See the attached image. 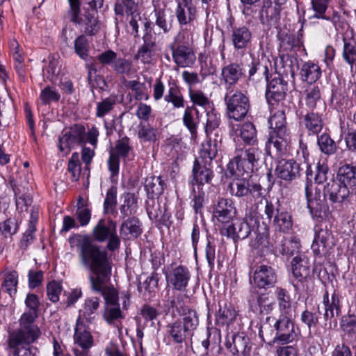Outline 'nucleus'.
Segmentation results:
<instances>
[{"label": "nucleus", "instance_id": "30", "mask_svg": "<svg viewBox=\"0 0 356 356\" xmlns=\"http://www.w3.org/2000/svg\"><path fill=\"white\" fill-rule=\"evenodd\" d=\"M305 104L308 111L325 109V104L321 97L320 88L316 85L308 86L304 91Z\"/></svg>", "mask_w": 356, "mask_h": 356}, {"label": "nucleus", "instance_id": "21", "mask_svg": "<svg viewBox=\"0 0 356 356\" xmlns=\"http://www.w3.org/2000/svg\"><path fill=\"white\" fill-rule=\"evenodd\" d=\"M191 272L189 269L183 265H179L166 275V280L168 284L171 285L177 291H184L191 279Z\"/></svg>", "mask_w": 356, "mask_h": 356}, {"label": "nucleus", "instance_id": "39", "mask_svg": "<svg viewBox=\"0 0 356 356\" xmlns=\"http://www.w3.org/2000/svg\"><path fill=\"white\" fill-rule=\"evenodd\" d=\"M280 16V7L273 5L272 2L265 1L259 13L261 24L271 25L278 21Z\"/></svg>", "mask_w": 356, "mask_h": 356}, {"label": "nucleus", "instance_id": "53", "mask_svg": "<svg viewBox=\"0 0 356 356\" xmlns=\"http://www.w3.org/2000/svg\"><path fill=\"white\" fill-rule=\"evenodd\" d=\"M211 108L204 111L207 115L204 129L207 135L217 129L220 123V113L216 110L214 106Z\"/></svg>", "mask_w": 356, "mask_h": 356}, {"label": "nucleus", "instance_id": "12", "mask_svg": "<svg viewBox=\"0 0 356 356\" xmlns=\"http://www.w3.org/2000/svg\"><path fill=\"white\" fill-rule=\"evenodd\" d=\"M250 282L259 289L273 288L277 281L275 270L270 266L260 264L254 266L250 273Z\"/></svg>", "mask_w": 356, "mask_h": 356}, {"label": "nucleus", "instance_id": "36", "mask_svg": "<svg viewBox=\"0 0 356 356\" xmlns=\"http://www.w3.org/2000/svg\"><path fill=\"white\" fill-rule=\"evenodd\" d=\"M310 261L306 256H297L292 261V272L300 282H303L310 275Z\"/></svg>", "mask_w": 356, "mask_h": 356}, {"label": "nucleus", "instance_id": "51", "mask_svg": "<svg viewBox=\"0 0 356 356\" xmlns=\"http://www.w3.org/2000/svg\"><path fill=\"white\" fill-rule=\"evenodd\" d=\"M129 26L131 28V34L135 37L138 36V28L140 26H143L145 30L149 27L151 22L147 21L146 17L141 15L139 11L127 17Z\"/></svg>", "mask_w": 356, "mask_h": 356}, {"label": "nucleus", "instance_id": "22", "mask_svg": "<svg viewBox=\"0 0 356 356\" xmlns=\"http://www.w3.org/2000/svg\"><path fill=\"white\" fill-rule=\"evenodd\" d=\"M175 11L176 17L179 25H188L189 29L185 30L190 33L191 27L194 26L193 22L196 17V8L191 1L179 0Z\"/></svg>", "mask_w": 356, "mask_h": 356}, {"label": "nucleus", "instance_id": "35", "mask_svg": "<svg viewBox=\"0 0 356 356\" xmlns=\"http://www.w3.org/2000/svg\"><path fill=\"white\" fill-rule=\"evenodd\" d=\"M275 172L282 179L291 181L299 177L300 165L292 159L282 160L279 161Z\"/></svg>", "mask_w": 356, "mask_h": 356}, {"label": "nucleus", "instance_id": "44", "mask_svg": "<svg viewBox=\"0 0 356 356\" xmlns=\"http://www.w3.org/2000/svg\"><path fill=\"white\" fill-rule=\"evenodd\" d=\"M317 145L321 152L327 156L334 155L338 149L336 142L327 133H323L318 136Z\"/></svg>", "mask_w": 356, "mask_h": 356}, {"label": "nucleus", "instance_id": "6", "mask_svg": "<svg viewBox=\"0 0 356 356\" xmlns=\"http://www.w3.org/2000/svg\"><path fill=\"white\" fill-rule=\"evenodd\" d=\"M116 228V222L113 220L100 219L93 227L92 236L98 242L107 241L106 249L115 252L120 248L121 243Z\"/></svg>", "mask_w": 356, "mask_h": 356}, {"label": "nucleus", "instance_id": "16", "mask_svg": "<svg viewBox=\"0 0 356 356\" xmlns=\"http://www.w3.org/2000/svg\"><path fill=\"white\" fill-rule=\"evenodd\" d=\"M97 9L91 8V10L83 9V13H80L76 17H72L70 20L86 35H95L100 28L99 22L96 16Z\"/></svg>", "mask_w": 356, "mask_h": 356}, {"label": "nucleus", "instance_id": "61", "mask_svg": "<svg viewBox=\"0 0 356 356\" xmlns=\"http://www.w3.org/2000/svg\"><path fill=\"white\" fill-rule=\"evenodd\" d=\"M74 51L79 57L86 60L89 52V42L84 35L78 36L74 42Z\"/></svg>", "mask_w": 356, "mask_h": 356}, {"label": "nucleus", "instance_id": "15", "mask_svg": "<svg viewBox=\"0 0 356 356\" xmlns=\"http://www.w3.org/2000/svg\"><path fill=\"white\" fill-rule=\"evenodd\" d=\"M335 237L331 225H321L316 231L315 237L312 245L314 254H320L332 249L335 245Z\"/></svg>", "mask_w": 356, "mask_h": 356}, {"label": "nucleus", "instance_id": "46", "mask_svg": "<svg viewBox=\"0 0 356 356\" xmlns=\"http://www.w3.org/2000/svg\"><path fill=\"white\" fill-rule=\"evenodd\" d=\"M15 343L12 341V336L8 337V346L10 349L13 350V356H35L32 353L30 344L34 341H23V339H20Z\"/></svg>", "mask_w": 356, "mask_h": 356}, {"label": "nucleus", "instance_id": "48", "mask_svg": "<svg viewBox=\"0 0 356 356\" xmlns=\"http://www.w3.org/2000/svg\"><path fill=\"white\" fill-rule=\"evenodd\" d=\"M189 97L195 108L200 106L204 111L211 109L213 102L201 90H189Z\"/></svg>", "mask_w": 356, "mask_h": 356}, {"label": "nucleus", "instance_id": "60", "mask_svg": "<svg viewBox=\"0 0 356 356\" xmlns=\"http://www.w3.org/2000/svg\"><path fill=\"white\" fill-rule=\"evenodd\" d=\"M165 307L168 308V312L174 314L176 311L179 315L188 309L184 302L183 296L180 294L169 298L165 304Z\"/></svg>", "mask_w": 356, "mask_h": 356}, {"label": "nucleus", "instance_id": "27", "mask_svg": "<svg viewBox=\"0 0 356 356\" xmlns=\"http://www.w3.org/2000/svg\"><path fill=\"white\" fill-rule=\"evenodd\" d=\"M323 303L325 307L323 315L325 321L331 320L340 315L341 312V296L335 290L332 293L330 299L328 291H325L323 298Z\"/></svg>", "mask_w": 356, "mask_h": 356}, {"label": "nucleus", "instance_id": "58", "mask_svg": "<svg viewBox=\"0 0 356 356\" xmlns=\"http://www.w3.org/2000/svg\"><path fill=\"white\" fill-rule=\"evenodd\" d=\"M127 86L134 92L136 100L148 99L147 88L145 83H140L137 80H131L128 81Z\"/></svg>", "mask_w": 356, "mask_h": 356}, {"label": "nucleus", "instance_id": "10", "mask_svg": "<svg viewBox=\"0 0 356 356\" xmlns=\"http://www.w3.org/2000/svg\"><path fill=\"white\" fill-rule=\"evenodd\" d=\"M264 214L269 222L273 220L275 229L284 233H288L293 226L291 215L286 211L277 207L271 202L266 200Z\"/></svg>", "mask_w": 356, "mask_h": 356}, {"label": "nucleus", "instance_id": "29", "mask_svg": "<svg viewBox=\"0 0 356 356\" xmlns=\"http://www.w3.org/2000/svg\"><path fill=\"white\" fill-rule=\"evenodd\" d=\"M154 12L156 16L155 24L163 31V33H168L172 27V17H168L165 12L166 5L162 0H152Z\"/></svg>", "mask_w": 356, "mask_h": 356}, {"label": "nucleus", "instance_id": "28", "mask_svg": "<svg viewBox=\"0 0 356 356\" xmlns=\"http://www.w3.org/2000/svg\"><path fill=\"white\" fill-rule=\"evenodd\" d=\"M246 69L243 63H231L222 68L221 76L224 82L229 86L236 84L243 76Z\"/></svg>", "mask_w": 356, "mask_h": 356}, {"label": "nucleus", "instance_id": "59", "mask_svg": "<svg viewBox=\"0 0 356 356\" xmlns=\"http://www.w3.org/2000/svg\"><path fill=\"white\" fill-rule=\"evenodd\" d=\"M100 300L97 297H91L85 300L83 307L80 312L86 319L94 318V314L99 307Z\"/></svg>", "mask_w": 356, "mask_h": 356}, {"label": "nucleus", "instance_id": "52", "mask_svg": "<svg viewBox=\"0 0 356 356\" xmlns=\"http://www.w3.org/2000/svg\"><path fill=\"white\" fill-rule=\"evenodd\" d=\"M138 4L134 0H117L115 5V12L117 15L129 16L136 12Z\"/></svg>", "mask_w": 356, "mask_h": 356}, {"label": "nucleus", "instance_id": "50", "mask_svg": "<svg viewBox=\"0 0 356 356\" xmlns=\"http://www.w3.org/2000/svg\"><path fill=\"white\" fill-rule=\"evenodd\" d=\"M158 130L149 124L140 123L138 127V137L140 142H155Z\"/></svg>", "mask_w": 356, "mask_h": 356}, {"label": "nucleus", "instance_id": "25", "mask_svg": "<svg viewBox=\"0 0 356 356\" xmlns=\"http://www.w3.org/2000/svg\"><path fill=\"white\" fill-rule=\"evenodd\" d=\"M300 123L307 129L309 136H318L324 127L323 114L319 111H307L301 117Z\"/></svg>", "mask_w": 356, "mask_h": 356}, {"label": "nucleus", "instance_id": "32", "mask_svg": "<svg viewBox=\"0 0 356 356\" xmlns=\"http://www.w3.org/2000/svg\"><path fill=\"white\" fill-rule=\"evenodd\" d=\"M222 145V138L216 135V138L209 140L204 144H202V149L200 151V155L196 160L201 162L211 164L212 160L217 156L218 150L220 149Z\"/></svg>", "mask_w": 356, "mask_h": 356}, {"label": "nucleus", "instance_id": "37", "mask_svg": "<svg viewBox=\"0 0 356 356\" xmlns=\"http://www.w3.org/2000/svg\"><path fill=\"white\" fill-rule=\"evenodd\" d=\"M166 327L168 335L175 343H183L188 337L193 335L178 320L168 324Z\"/></svg>", "mask_w": 356, "mask_h": 356}, {"label": "nucleus", "instance_id": "38", "mask_svg": "<svg viewBox=\"0 0 356 356\" xmlns=\"http://www.w3.org/2000/svg\"><path fill=\"white\" fill-rule=\"evenodd\" d=\"M164 100L167 103H170L175 108H181L184 107V98L179 86L174 81H169L168 90L164 96Z\"/></svg>", "mask_w": 356, "mask_h": 356}, {"label": "nucleus", "instance_id": "8", "mask_svg": "<svg viewBox=\"0 0 356 356\" xmlns=\"http://www.w3.org/2000/svg\"><path fill=\"white\" fill-rule=\"evenodd\" d=\"M73 341L72 351L74 356H92L90 349L94 346V339L80 318L76 321Z\"/></svg>", "mask_w": 356, "mask_h": 356}, {"label": "nucleus", "instance_id": "64", "mask_svg": "<svg viewBox=\"0 0 356 356\" xmlns=\"http://www.w3.org/2000/svg\"><path fill=\"white\" fill-rule=\"evenodd\" d=\"M208 189L207 187H202L201 185L196 186L193 188V209L196 213H200L203 207L206 199L205 191Z\"/></svg>", "mask_w": 356, "mask_h": 356}, {"label": "nucleus", "instance_id": "3", "mask_svg": "<svg viewBox=\"0 0 356 356\" xmlns=\"http://www.w3.org/2000/svg\"><path fill=\"white\" fill-rule=\"evenodd\" d=\"M276 333L273 337V332L268 325L261 326L259 335L262 340L269 345H284L292 342L296 336L294 325L288 315L281 314L273 325Z\"/></svg>", "mask_w": 356, "mask_h": 356}, {"label": "nucleus", "instance_id": "40", "mask_svg": "<svg viewBox=\"0 0 356 356\" xmlns=\"http://www.w3.org/2000/svg\"><path fill=\"white\" fill-rule=\"evenodd\" d=\"M337 180L347 188L356 186V166L350 164L341 165L337 172Z\"/></svg>", "mask_w": 356, "mask_h": 356}, {"label": "nucleus", "instance_id": "33", "mask_svg": "<svg viewBox=\"0 0 356 356\" xmlns=\"http://www.w3.org/2000/svg\"><path fill=\"white\" fill-rule=\"evenodd\" d=\"M252 34L246 26H234L232 29L231 40L236 50L245 49L251 42Z\"/></svg>", "mask_w": 356, "mask_h": 356}, {"label": "nucleus", "instance_id": "23", "mask_svg": "<svg viewBox=\"0 0 356 356\" xmlns=\"http://www.w3.org/2000/svg\"><path fill=\"white\" fill-rule=\"evenodd\" d=\"M193 184L201 185L202 187L210 188V183L213 177L211 164L195 160L193 168Z\"/></svg>", "mask_w": 356, "mask_h": 356}, {"label": "nucleus", "instance_id": "17", "mask_svg": "<svg viewBox=\"0 0 356 356\" xmlns=\"http://www.w3.org/2000/svg\"><path fill=\"white\" fill-rule=\"evenodd\" d=\"M236 213V209L232 200L218 197L213 202L212 214L219 222L228 223L233 220Z\"/></svg>", "mask_w": 356, "mask_h": 356}, {"label": "nucleus", "instance_id": "20", "mask_svg": "<svg viewBox=\"0 0 356 356\" xmlns=\"http://www.w3.org/2000/svg\"><path fill=\"white\" fill-rule=\"evenodd\" d=\"M266 98L269 104L273 105L285 98L287 91V83L278 74L268 79Z\"/></svg>", "mask_w": 356, "mask_h": 356}, {"label": "nucleus", "instance_id": "56", "mask_svg": "<svg viewBox=\"0 0 356 356\" xmlns=\"http://www.w3.org/2000/svg\"><path fill=\"white\" fill-rule=\"evenodd\" d=\"M67 171L70 174L72 181H77L81 172V163L79 160V154L74 152L68 161Z\"/></svg>", "mask_w": 356, "mask_h": 356}, {"label": "nucleus", "instance_id": "13", "mask_svg": "<svg viewBox=\"0 0 356 356\" xmlns=\"http://www.w3.org/2000/svg\"><path fill=\"white\" fill-rule=\"evenodd\" d=\"M97 60L103 65L110 66L119 74H129L131 71V60L118 56L111 49L106 50L97 55Z\"/></svg>", "mask_w": 356, "mask_h": 356}, {"label": "nucleus", "instance_id": "55", "mask_svg": "<svg viewBox=\"0 0 356 356\" xmlns=\"http://www.w3.org/2000/svg\"><path fill=\"white\" fill-rule=\"evenodd\" d=\"M193 111H195L197 118H199V111L194 106H187L183 115V123L189 130L192 136L197 134V122L195 121Z\"/></svg>", "mask_w": 356, "mask_h": 356}, {"label": "nucleus", "instance_id": "14", "mask_svg": "<svg viewBox=\"0 0 356 356\" xmlns=\"http://www.w3.org/2000/svg\"><path fill=\"white\" fill-rule=\"evenodd\" d=\"M305 191L307 208L312 218L316 219L325 218L327 214V207L324 200L321 198L320 191L314 188L312 185L308 183L305 185Z\"/></svg>", "mask_w": 356, "mask_h": 356}, {"label": "nucleus", "instance_id": "18", "mask_svg": "<svg viewBox=\"0 0 356 356\" xmlns=\"http://www.w3.org/2000/svg\"><path fill=\"white\" fill-rule=\"evenodd\" d=\"M225 346L230 353L237 356H247V353L252 348L250 338L244 332L228 334Z\"/></svg>", "mask_w": 356, "mask_h": 356}, {"label": "nucleus", "instance_id": "49", "mask_svg": "<svg viewBox=\"0 0 356 356\" xmlns=\"http://www.w3.org/2000/svg\"><path fill=\"white\" fill-rule=\"evenodd\" d=\"M165 187L166 184L160 176H150L145 179V188L148 194L161 195Z\"/></svg>", "mask_w": 356, "mask_h": 356}, {"label": "nucleus", "instance_id": "24", "mask_svg": "<svg viewBox=\"0 0 356 356\" xmlns=\"http://www.w3.org/2000/svg\"><path fill=\"white\" fill-rule=\"evenodd\" d=\"M324 197L332 203H341L348 196L349 188L338 180H331L324 187Z\"/></svg>", "mask_w": 356, "mask_h": 356}, {"label": "nucleus", "instance_id": "11", "mask_svg": "<svg viewBox=\"0 0 356 356\" xmlns=\"http://www.w3.org/2000/svg\"><path fill=\"white\" fill-rule=\"evenodd\" d=\"M291 143V134L270 131L265 145L266 153L272 158L279 159L286 154Z\"/></svg>", "mask_w": 356, "mask_h": 356}, {"label": "nucleus", "instance_id": "47", "mask_svg": "<svg viewBox=\"0 0 356 356\" xmlns=\"http://www.w3.org/2000/svg\"><path fill=\"white\" fill-rule=\"evenodd\" d=\"M275 294L282 314L288 315L291 310L292 303V300L289 291L285 289L277 287Z\"/></svg>", "mask_w": 356, "mask_h": 356}, {"label": "nucleus", "instance_id": "1", "mask_svg": "<svg viewBox=\"0 0 356 356\" xmlns=\"http://www.w3.org/2000/svg\"><path fill=\"white\" fill-rule=\"evenodd\" d=\"M70 248L76 249L79 261L92 275L89 280L91 289L100 293L104 299V320L109 324L122 318V314L118 303V293L106 285L111 274V262L106 250L95 243L86 234H74L68 239Z\"/></svg>", "mask_w": 356, "mask_h": 356}, {"label": "nucleus", "instance_id": "41", "mask_svg": "<svg viewBox=\"0 0 356 356\" xmlns=\"http://www.w3.org/2000/svg\"><path fill=\"white\" fill-rule=\"evenodd\" d=\"M120 232L121 236L129 238H137L142 233L141 223L136 217L129 218L120 226Z\"/></svg>", "mask_w": 356, "mask_h": 356}, {"label": "nucleus", "instance_id": "9", "mask_svg": "<svg viewBox=\"0 0 356 356\" xmlns=\"http://www.w3.org/2000/svg\"><path fill=\"white\" fill-rule=\"evenodd\" d=\"M227 115L229 119L241 121L247 115L250 109L248 97L241 91L236 90L233 94L227 93L225 96Z\"/></svg>", "mask_w": 356, "mask_h": 356}, {"label": "nucleus", "instance_id": "4", "mask_svg": "<svg viewBox=\"0 0 356 356\" xmlns=\"http://www.w3.org/2000/svg\"><path fill=\"white\" fill-rule=\"evenodd\" d=\"M193 35L186 30H181L170 44L173 61L179 67H191L195 62V54L190 47Z\"/></svg>", "mask_w": 356, "mask_h": 356}, {"label": "nucleus", "instance_id": "57", "mask_svg": "<svg viewBox=\"0 0 356 356\" xmlns=\"http://www.w3.org/2000/svg\"><path fill=\"white\" fill-rule=\"evenodd\" d=\"M118 102V97L115 95H111L97 104L96 115L102 118L111 112Z\"/></svg>", "mask_w": 356, "mask_h": 356}, {"label": "nucleus", "instance_id": "34", "mask_svg": "<svg viewBox=\"0 0 356 356\" xmlns=\"http://www.w3.org/2000/svg\"><path fill=\"white\" fill-rule=\"evenodd\" d=\"M229 126L232 130L235 131L236 135L240 136L243 142V145L259 146L257 130L252 122H245L236 130L234 124H231Z\"/></svg>", "mask_w": 356, "mask_h": 356}, {"label": "nucleus", "instance_id": "54", "mask_svg": "<svg viewBox=\"0 0 356 356\" xmlns=\"http://www.w3.org/2000/svg\"><path fill=\"white\" fill-rule=\"evenodd\" d=\"M181 316H182V318L178 321H180L181 323L185 327H187L188 330L193 334L199 323L197 312L194 309L188 308Z\"/></svg>", "mask_w": 356, "mask_h": 356}, {"label": "nucleus", "instance_id": "26", "mask_svg": "<svg viewBox=\"0 0 356 356\" xmlns=\"http://www.w3.org/2000/svg\"><path fill=\"white\" fill-rule=\"evenodd\" d=\"M221 234L232 238L235 242L246 238L250 234V225L247 220H237L236 222L221 229Z\"/></svg>", "mask_w": 356, "mask_h": 356}, {"label": "nucleus", "instance_id": "43", "mask_svg": "<svg viewBox=\"0 0 356 356\" xmlns=\"http://www.w3.org/2000/svg\"><path fill=\"white\" fill-rule=\"evenodd\" d=\"M220 308L216 315V323L218 326H225L232 323L236 318V312L231 305H219Z\"/></svg>", "mask_w": 356, "mask_h": 356}, {"label": "nucleus", "instance_id": "2", "mask_svg": "<svg viewBox=\"0 0 356 356\" xmlns=\"http://www.w3.org/2000/svg\"><path fill=\"white\" fill-rule=\"evenodd\" d=\"M262 154L259 146L237 144L234 156L227 164V170L232 175L241 176L253 172Z\"/></svg>", "mask_w": 356, "mask_h": 356}, {"label": "nucleus", "instance_id": "7", "mask_svg": "<svg viewBox=\"0 0 356 356\" xmlns=\"http://www.w3.org/2000/svg\"><path fill=\"white\" fill-rule=\"evenodd\" d=\"M38 314L35 312H25L19 319V328L11 332L9 335L12 336L13 342L19 341L20 339L23 341H35L40 336L41 332L35 321Z\"/></svg>", "mask_w": 356, "mask_h": 356}, {"label": "nucleus", "instance_id": "19", "mask_svg": "<svg viewBox=\"0 0 356 356\" xmlns=\"http://www.w3.org/2000/svg\"><path fill=\"white\" fill-rule=\"evenodd\" d=\"M268 65L271 66L268 60L259 62L258 60L252 58L247 65V74L245 73V76L243 77H246L248 83L252 84H257L263 80L268 81L269 79Z\"/></svg>", "mask_w": 356, "mask_h": 356}, {"label": "nucleus", "instance_id": "5", "mask_svg": "<svg viewBox=\"0 0 356 356\" xmlns=\"http://www.w3.org/2000/svg\"><path fill=\"white\" fill-rule=\"evenodd\" d=\"M232 196L241 198L246 204L252 205L262 197V187L259 183L250 181L245 178L234 179L228 186Z\"/></svg>", "mask_w": 356, "mask_h": 356}, {"label": "nucleus", "instance_id": "31", "mask_svg": "<svg viewBox=\"0 0 356 356\" xmlns=\"http://www.w3.org/2000/svg\"><path fill=\"white\" fill-rule=\"evenodd\" d=\"M143 45L135 55V58L140 60L143 64H151L156 56V42L152 40V35L149 33L143 36Z\"/></svg>", "mask_w": 356, "mask_h": 356}, {"label": "nucleus", "instance_id": "63", "mask_svg": "<svg viewBox=\"0 0 356 356\" xmlns=\"http://www.w3.org/2000/svg\"><path fill=\"white\" fill-rule=\"evenodd\" d=\"M17 278L18 274L17 271L13 270L6 275L2 284V289L10 296L15 294L17 292Z\"/></svg>", "mask_w": 356, "mask_h": 356}, {"label": "nucleus", "instance_id": "42", "mask_svg": "<svg viewBox=\"0 0 356 356\" xmlns=\"http://www.w3.org/2000/svg\"><path fill=\"white\" fill-rule=\"evenodd\" d=\"M300 76L304 81L311 85L321 77V69L318 64L312 61H308L302 65L300 70Z\"/></svg>", "mask_w": 356, "mask_h": 356}, {"label": "nucleus", "instance_id": "45", "mask_svg": "<svg viewBox=\"0 0 356 356\" xmlns=\"http://www.w3.org/2000/svg\"><path fill=\"white\" fill-rule=\"evenodd\" d=\"M268 123L272 132H284L285 134H291L286 127L285 113L282 111L275 112L269 119Z\"/></svg>", "mask_w": 356, "mask_h": 356}, {"label": "nucleus", "instance_id": "62", "mask_svg": "<svg viewBox=\"0 0 356 356\" xmlns=\"http://www.w3.org/2000/svg\"><path fill=\"white\" fill-rule=\"evenodd\" d=\"M276 248L283 255L292 256L298 252L300 244L297 241L284 238Z\"/></svg>", "mask_w": 356, "mask_h": 356}]
</instances>
